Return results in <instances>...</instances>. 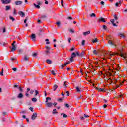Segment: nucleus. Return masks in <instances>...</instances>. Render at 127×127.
I'll list each match as a JSON object with an SVG mask.
<instances>
[{
  "instance_id": "32",
  "label": "nucleus",
  "mask_w": 127,
  "mask_h": 127,
  "mask_svg": "<svg viewBox=\"0 0 127 127\" xmlns=\"http://www.w3.org/2000/svg\"><path fill=\"white\" fill-rule=\"evenodd\" d=\"M31 100L32 101V102H37V99H36V98L35 97L32 98L31 99Z\"/></svg>"
},
{
  "instance_id": "20",
  "label": "nucleus",
  "mask_w": 127,
  "mask_h": 127,
  "mask_svg": "<svg viewBox=\"0 0 127 127\" xmlns=\"http://www.w3.org/2000/svg\"><path fill=\"white\" fill-rule=\"evenodd\" d=\"M57 88H58V85H57V84H54L53 86V91H56V89H57Z\"/></svg>"
},
{
  "instance_id": "17",
  "label": "nucleus",
  "mask_w": 127,
  "mask_h": 127,
  "mask_svg": "<svg viewBox=\"0 0 127 127\" xmlns=\"http://www.w3.org/2000/svg\"><path fill=\"white\" fill-rule=\"evenodd\" d=\"M111 23H112L113 26H118V25H117V24H116V23H115V19H113L111 20Z\"/></svg>"
},
{
  "instance_id": "47",
  "label": "nucleus",
  "mask_w": 127,
  "mask_h": 127,
  "mask_svg": "<svg viewBox=\"0 0 127 127\" xmlns=\"http://www.w3.org/2000/svg\"><path fill=\"white\" fill-rule=\"evenodd\" d=\"M85 44H86V41H85V40H83L82 42V45H85Z\"/></svg>"
},
{
  "instance_id": "5",
  "label": "nucleus",
  "mask_w": 127,
  "mask_h": 127,
  "mask_svg": "<svg viewBox=\"0 0 127 127\" xmlns=\"http://www.w3.org/2000/svg\"><path fill=\"white\" fill-rule=\"evenodd\" d=\"M30 37L31 39H32V41H35V40H36V39H35L36 38L35 34H32L30 36Z\"/></svg>"
},
{
  "instance_id": "4",
  "label": "nucleus",
  "mask_w": 127,
  "mask_h": 127,
  "mask_svg": "<svg viewBox=\"0 0 127 127\" xmlns=\"http://www.w3.org/2000/svg\"><path fill=\"white\" fill-rule=\"evenodd\" d=\"M108 83H110V84H111V83H113L114 84H116L117 82H118V80L116 79H114V80H113L112 79L109 78V79H108Z\"/></svg>"
},
{
  "instance_id": "33",
  "label": "nucleus",
  "mask_w": 127,
  "mask_h": 127,
  "mask_svg": "<svg viewBox=\"0 0 127 127\" xmlns=\"http://www.w3.org/2000/svg\"><path fill=\"white\" fill-rule=\"evenodd\" d=\"M9 18L11 20H12V22L14 21V20H15V19H14V18H13V17L10 16H9Z\"/></svg>"
},
{
  "instance_id": "38",
  "label": "nucleus",
  "mask_w": 127,
  "mask_h": 127,
  "mask_svg": "<svg viewBox=\"0 0 127 127\" xmlns=\"http://www.w3.org/2000/svg\"><path fill=\"white\" fill-rule=\"evenodd\" d=\"M90 17H96V14L93 13L90 15Z\"/></svg>"
},
{
  "instance_id": "40",
  "label": "nucleus",
  "mask_w": 127,
  "mask_h": 127,
  "mask_svg": "<svg viewBox=\"0 0 127 127\" xmlns=\"http://www.w3.org/2000/svg\"><path fill=\"white\" fill-rule=\"evenodd\" d=\"M58 112L56 111V109H54L53 110V112L52 114H57Z\"/></svg>"
},
{
  "instance_id": "42",
  "label": "nucleus",
  "mask_w": 127,
  "mask_h": 127,
  "mask_svg": "<svg viewBox=\"0 0 127 127\" xmlns=\"http://www.w3.org/2000/svg\"><path fill=\"white\" fill-rule=\"evenodd\" d=\"M32 56L33 57H36L37 56V53H34L33 54H32Z\"/></svg>"
},
{
  "instance_id": "54",
  "label": "nucleus",
  "mask_w": 127,
  "mask_h": 127,
  "mask_svg": "<svg viewBox=\"0 0 127 127\" xmlns=\"http://www.w3.org/2000/svg\"><path fill=\"white\" fill-rule=\"evenodd\" d=\"M13 14L16 15V10L15 9H14Z\"/></svg>"
},
{
  "instance_id": "53",
  "label": "nucleus",
  "mask_w": 127,
  "mask_h": 127,
  "mask_svg": "<svg viewBox=\"0 0 127 127\" xmlns=\"http://www.w3.org/2000/svg\"><path fill=\"white\" fill-rule=\"evenodd\" d=\"M67 117H68L67 114L64 113V115H63V118H67Z\"/></svg>"
},
{
  "instance_id": "2",
  "label": "nucleus",
  "mask_w": 127,
  "mask_h": 127,
  "mask_svg": "<svg viewBox=\"0 0 127 127\" xmlns=\"http://www.w3.org/2000/svg\"><path fill=\"white\" fill-rule=\"evenodd\" d=\"M16 43V42L14 41L13 42V43L11 44V45L12 46V48H11V51L12 52V51H15V50H16V46H15V44Z\"/></svg>"
},
{
  "instance_id": "35",
  "label": "nucleus",
  "mask_w": 127,
  "mask_h": 127,
  "mask_svg": "<svg viewBox=\"0 0 127 127\" xmlns=\"http://www.w3.org/2000/svg\"><path fill=\"white\" fill-rule=\"evenodd\" d=\"M58 102H59V103H61V102H63V98L58 99Z\"/></svg>"
},
{
  "instance_id": "22",
  "label": "nucleus",
  "mask_w": 127,
  "mask_h": 127,
  "mask_svg": "<svg viewBox=\"0 0 127 127\" xmlns=\"http://www.w3.org/2000/svg\"><path fill=\"white\" fill-rule=\"evenodd\" d=\"M118 99H123L124 98V94H121L118 96Z\"/></svg>"
},
{
  "instance_id": "37",
  "label": "nucleus",
  "mask_w": 127,
  "mask_h": 127,
  "mask_svg": "<svg viewBox=\"0 0 127 127\" xmlns=\"http://www.w3.org/2000/svg\"><path fill=\"white\" fill-rule=\"evenodd\" d=\"M56 24H57V26L58 27H60V22L58 21L56 23Z\"/></svg>"
},
{
  "instance_id": "52",
  "label": "nucleus",
  "mask_w": 127,
  "mask_h": 127,
  "mask_svg": "<svg viewBox=\"0 0 127 127\" xmlns=\"http://www.w3.org/2000/svg\"><path fill=\"white\" fill-rule=\"evenodd\" d=\"M76 56L80 57V52H76Z\"/></svg>"
},
{
  "instance_id": "9",
  "label": "nucleus",
  "mask_w": 127,
  "mask_h": 127,
  "mask_svg": "<svg viewBox=\"0 0 127 127\" xmlns=\"http://www.w3.org/2000/svg\"><path fill=\"white\" fill-rule=\"evenodd\" d=\"M18 14H19V15H20V16H21V17H24V16H25V13H24V12H23L21 11H18Z\"/></svg>"
},
{
  "instance_id": "59",
  "label": "nucleus",
  "mask_w": 127,
  "mask_h": 127,
  "mask_svg": "<svg viewBox=\"0 0 127 127\" xmlns=\"http://www.w3.org/2000/svg\"><path fill=\"white\" fill-rule=\"evenodd\" d=\"M18 89L20 92H23V90L20 87H19Z\"/></svg>"
},
{
  "instance_id": "21",
  "label": "nucleus",
  "mask_w": 127,
  "mask_h": 127,
  "mask_svg": "<svg viewBox=\"0 0 127 127\" xmlns=\"http://www.w3.org/2000/svg\"><path fill=\"white\" fill-rule=\"evenodd\" d=\"M118 36H121V37H123V38H125L126 37V36L125 35V34L123 33L118 34Z\"/></svg>"
},
{
  "instance_id": "23",
  "label": "nucleus",
  "mask_w": 127,
  "mask_h": 127,
  "mask_svg": "<svg viewBox=\"0 0 127 127\" xmlns=\"http://www.w3.org/2000/svg\"><path fill=\"white\" fill-rule=\"evenodd\" d=\"M85 55V52H82L81 53H80L79 56L80 57H84Z\"/></svg>"
},
{
  "instance_id": "58",
  "label": "nucleus",
  "mask_w": 127,
  "mask_h": 127,
  "mask_svg": "<svg viewBox=\"0 0 127 127\" xmlns=\"http://www.w3.org/2000/svg\"><path fill=\"white\" fill-rule=\"evenodd\" d=\"M23 51L21 49H19L18 52H19V53H21V52H22Z\"/></svg>"
},
{
  "instance_id": "12",
  "label": "nucleus",
  "mask_w": 127,
  "mask_h": 127,
  "mask_svg": "<svg viewBox=\"0 0 127 127\" xmlns=\"http://www.w3.org/2000/svg\"><path fill=\"white\" fill-rule=\"evenodd\" d=\"M96 89L99 90V92H106V89L96 87Z\"/></svg>"
},
{
  "instance_id": "57",
  "label": "nucleus",
  "mask_w": 127,
  "mask_h": 127,
  "mask_svg": "<svg viewBox=\"0 0 127 127\" xmlns=\"http://www.w3.org/2000/svg\"><path fill=\"white\" fill-rule=\"evenodd\" d=\"M29 109V110H30V111L31 112H33V108L30 107V108Z\"/></svg>"
},
{
  "instance_id": "29",
  "label": "nucleus",
  "mask_w": 127,
  "mask_h": 127,
  "mask_svg": "<svg viewBox=\"0 0 127 127\" xmlns=\"http://www.w3.org/2000/svg\"><path fill=\"white\" fill-rule=\"evenodd\" d=\"M24 60H25V61H28V57L27 56H25L24 57Z\"/></svg>"
},
{
  "instance_id": "63",
  "label": "nucleus",
  "mask_w": 127,
  "mask_h": 127,
  "mask_svg": "<svg viewBox=\"0 0 127 127\" xmlns=\"http://www.w3.org/2000/svg\"><path fill=\"white\" fill-rule=\"evenodd\" d=\"M70 32H71V33H75V31L72 29H70Z\"/></svg>"
},
{
  "instance_id": "1",
  "label": "nucleus",
  "mask_w": 127,
  "mask_h": 127,
  "mask_svg": "<svg viewBox=\"0 0 127 127\" xmlns=\"http://www.w3.org/2000/svg\"><path fill=\"white\" fill-rule=\"evenodd\" d=\"M119 53H118V55H120V56H121V57H124V59H125L126 60H127V55L126 57L124 56V53H123V50H119Z\"/></svg>"
},
{
  "instance_id": "18",
  "label": "nucleus",
  "mask_w": 127,
  "mask_h": 127,
  "mask_svg": "<svg viewBox=\"0 0 127 127\" xmlns=\"http://www.w3.org/2000/svg\"><path fill=\"white\" fill-rule=\"evenodd\" d=\"M17 98L18 99H21L23 98V94L22 93H19L17 96Z\"/></svg>"
},
{
  "instance_id": "44",
  "label": "nucleus",
  "mask_w": 127,
  "mask_h": 127,
  "mask_svg": "<svg viewBox=\"0 0 127 127\" xmlns=\"http://www.w3.org/2000/svg\"><path fill=\"white\" fill-rule=\"evenodd\" d=\"M33 93H34V90H30V95H33Z\"/></svg>"
},
{
  "instance_id": "15",
  "label": "nucleus",
  "mask_w": 127,
  "mask_h": 127,
  "mask_svg": "<svg viewBox=\"0 0 127 127\" xmlns=\"http://www.w3.org/2000/svg\"><path fill=\"white\" fill-rule=\"evenodd\" d=\"M91 33V31H88L87 32H83V34L84 36H86V35H88V34H90Z\"/></svg>"
},
{
  "instance_id": "45",
  "label": "nucleus",
  "mask_w": 127,
  "mask_h": 127,
  "mask_svg": "<svg viewBox=\"0 0 127 127\" xmlns=\"http://www.w3.org/2000/svg\"><path fill=\"white\" fill-rule=\"evenodd\" d=\"M114 17L115 20H118L119 19L118 18V17L117 16V15H116V14H115V15H114Z\"/></svg>"
},
{
  "instance_id": "14",
  "label": "nucleus",
  "mask_w": 127,
  "mask_h": 127,
  "mask_svg": "<svg viewBox=\"0 0 127 127\" xmlns=\"http://www.w3.org/2000/svg\"><path fill=\"white\" fill-rule=\"evenodd\" d=\"M108 43L111 45H113L114 46H115V47H117V45H115V44H114V43L113 42V41H112V40H109L108 41Z\"/></svg>"
},
{
  "instance_id": "25",
  "label": "nucleus",
  "mask_w": 127,
  "mask_h": 127,
  "mask_svg": "<svg viewBox=\"0 0 127 127\" xmlns=\"http://www.w3.org/2000/svg\"><path fill=\"white\" fill-rule=\"evenodd\" d=\"M51 101V98L50 97H48L46 98V103H48V101Z\"/></svg>"
},
{
  "instance_id": "39",
  "label": "nucleus",
  "mask_w": 127,
  "mask_h": 127,
  "mask_svg": "<svg viewBox=\"0 0 127 127\" xmlns=\"http://www.w3.org/2000/svg\"><path fill=\"white\" fill-rule=\"evenodd\" d=\"M98 41V39L96 38L95 39H93L92 40V42L93 43H96V42H97Z\"/></svg>"
},
{
  "instance_id": "46",
  "label": "nucleus",
  "mask_w": 127,
  "mask_h": 127,
  "mask_svg": "<svg viewBox=\"0 0 127 127\" xmlns=\"http://www.w3.org/2000/svg\"><path fill=\"white\" fill-rule=\"evenodd\" d=\"M1 76H3V68L2 69L1 72L0 73Z\"/></svg>"
},
{
  "instance_id": "3",
  "label": "nucleus",
  "mask_w": 127,
  "mask_h": 127,
  "mask_svg": "<svg viewBox=\"0 0 127 127\" xmlns=\"http://www.w3.org/2000/svg\"><path fill=\"white\" fill-rule=\"evenodd\" d=\"M41 4H42V3L39 1H37V5H36L35 3H34V6H35V7H36V8H38V9H39V8H40V6H39V5H41Z\"/></svg>"
},
{
  "instance_id": "62",
  "label": "nucleus",
  "mask_w": 127,
  "mask_h": 127,
  "mask_svg": "<svg viewBox=\"0 0 127 127\" xmlns=\"http://www.w3.org/2000/svg\"><path fill=\"white\" fill-rule=\"evenodd\" d=\"M46 49H47L48 50H50V47L46 46Z\"/></svg>"
},
{
  "instance_id": "50",
  "label": "nucleus",
  "mask_w": 127,
  "mask_h": 127,
  "mask_svg": "<svg viewBox=\"0 0 127 127\" xmlns=\"http://www.w3.org/2000/svg\"><path fill=\"white\" fill-rule=\"evenodd\" d=\"M25 96L26 97H29V94H28V91H26L25 93Z\"/></svg>"
},
{
  "instance_id": "31",
  "label": "nucleus",
  "mask_w": 127,
  "mask_h": 127,
  "mask_svg": "<svg viewBox=\"0 0 127 127\" xmlns=\"http://www.w3.org/2000/svg\"><path fill=\"white\" fill-rule=\"evenodd\" d=\"M5 10L7 11V10H10V6H6Z\"/></svg>"
},
{
  "instance_id": "56",
  "label": "nucleus",
  "mask_w": 127,
  "mask_h": 127,
  "mask_svg": "<svg viewBox=\"0 0 127 127\" xmlns=\"http://www.w3.org/2000/svg\"><path fill=\"white\" fill-rule=\"evenodd\" d=\"M12 70L14 72H16V71H17V69L16 68H12Z\"/></svg>"
},
{
  "instance_id": "10",
  "label": "nucleus",
  "mask_w": 127,
  "mask_h": 127,
  "mask_svg": "<svg viewBox=\"0 0 127 127\" xmlns=\"http://www.w3.org/2000/svg\"><path fill=\"white\" fill-rule=\"evenodd\" d=\"M37 118V114L36 113H34L31 117L32 120H35Z\"/></svg>"
},
{
  "instance_id": "8",
  "label": "nucleus",
  "mask_w": 127,
  "mask_h": 127,
  "mask_svg": "<svg viewBox=\"0 0 127 127\" xmlns=\"http://www.w3.org/2000/svg\"><path fill=\"white\" fill-rule=\"evenodd\" d=\"M98 22L100 23V22H106V20H105L104 18L101 17L100 18L98 19Z\"/></svg>"
},
{
  "instance_id": "24",
  "label": "nucleus",
  "mask_w": 127,
  "mask_h": 127,
  "mask_svg": "<svg viewBox=\"0 0 127 127\" xmlns=\"http://www.w3.org/2000/svg\"><path fill=\"white\" fill-rule=\"evenodd\" d=\"M46 62L48 64H51V63H52V61H51V60H49V59H47L46 60Z\"/></svg>"
},
{
  "instance_id": "7",
  "label": "nucleus",
  "mask_w": 127,
  "mask_h": 127,
  "mask_svg": "<svg viewBox=\"0 0 127 127\" xmlns=\"http://www.w3.org/2000/svg\"><path fill=\"white\" fill-rule=\"evenodd\" d=\"M69 64H70V62H66L64 64H62L61 65V69H63L64 67L67 66V65H69Z\"/></svg>"
},
{
  "instance_id": "34",
  "label": "nucleus",
  "mask_w": 127,
  "mask_h": 127,
  "mask_svg": "<svg viewBox=\"0 0 127 127\" xmlns=\"http://www.w3.org/2000/svg\"><path fill=\"white\" fill-rule=\"evenodd\" d=\"M47 16L46 15H43L41 16V18L44 19V18H46Z\"/></svg>"
},
{
  "instance_id": "36",
  "label": "nucleus",
  "mask_w": 127,
  "mask_h": 127,
  "mask_svg": "<svg viewBox=\"0 0 127 127\" xmlns=\"http://www.w3.org/2000/svg\"><path fill=\"white\" fill-rule=\"evenodd\" d=\"M64 86L65 87V89H66V88H67L68 86H67V82H66V81H65V82H64Z\"/></svg>"
},
{
  "instance_id": "11",
  "label": "nucleus",
  "mask_w": 127,
  "mask_h": 127,
  "mask_svg": "<svg viewBox=\"0 0 127 127\" xmlns=\"http://www.w3.org/2000/svg\"><path fill=\"white\" fill-rule=\"evenodd\" d=\"M46 106L48 107V108H51L52 106L53 105V103L51 102H46Z\"/></svg>"
},
{
  "instance_id": "41",
  "label": "nucleus",
  "mask_w": 127,
  "mask_h": 127,
  "mask_svg": "<svg viewBox=\"0 0 127 127\" xmlns=\"http://www.w3.org/2000/svg\"><path fill=\"white\" fill-rule=\"evenodd\" d=\"M51 74H52V75H53L54 76H55V75H56V73H55L54 70H52L51 71Z\"/></svg>"
},
{
  "instance_id": "61",
  "label": "nucleus",
  "mask_w": 127,
  "mask_h": 127,
  "mask_svg": "<svg viewBox=\"0 0 127 127\" xmlns=\"http://www.w3.org/2000/svg\"><path fill=\"white\" fill-rule=\"evenodd\" d=\"M85 118H89V115H87V114H84V115Z\"/></svg>"
},
{
  "instance_id": "30",
  "label": "nucleus",
  "mask_w": 127,
  "mask_h": 127,
  "mask_svg": "<svg viewBox=\"0 0 127 127\" xmlns=\"http://www.w3.org/2000/svg\"><path fill=\"white\" fill-rule=\"evenodd\" d=\"M71 57L75 58V57H76V53L75 52L72 53L71 54Z\"/></svg>"
},
{
  "instance_id": "26",
  "label": "nucleus",
  "mask_w": 127,
  "mask_h": 127,
  "mask_svg": "<svg viewBox=\"0 0 127 127\" xmlns=\"http://www.w3.org/2000/svg\"><path fill=\"white\" fill-rule=\"evenodd\" d=\"M93 52L94 55H98L99 54V53H98V51L96 50H94Z\"/></svg>"
},
{
  "instance_id": "49",
  "label": "nucleus",
  "mask_w": 127,
  "mask_h": 127,
  "mask_svg": "<svg viewBox=\"0 0 127 127\" xmlns=\"http://www.w3.org/2000/svg\"><path fill=\"white\" fill-rule=\"evenodd\" d=\"M74 58H73L72 57H71L70 58V59H69V60H70V62H73V61H74Z\"/></svg>"
},
{
  "instance_id": "28",
  "label": "nucleus",
  "mask_w": 127,
  "mask_h": 127,
  "mask_svg": "<svg viewBox=\"0 0 127 127\" xmlns=\"http://www.w3.org/2000/svg\"><path fill=\"white\" fill-rule=\"evenodd\" d=\"M45 53H46V55H49V54L50 53V51L49 50H46L45 51Z\"/></svg>"
},
{
  "instance_id": "19",
  "label": "nucleus",
  "mask_w": 127,
  "mask_h": 127,
  "mask_svg": "<svg viewBox=\"0 0 127 127\" xmlns=\"http://www.w3.org/2000/svg\"><path fill=\"white\" fill-rule=\"evenodd\" d=\"M75 88L77 93H80L81 92V88H79V86H76Z\"/></svg>"
},
{
  "instance_id": "60",
  "label": "nucleus",
  "mask_w": 127,
  "mask_h": 127,
  "mask_svg": "<svg viewBox=\"0 0 127 127\" xmlns=\"http://www.w3.org/2000/svg\"><path fill=\"white\" fill-rule=\"evenodd\" d=\"M78 99L79 100H81V99H83V95H80Z\"/></svg>"
},
{
  "instance_id": "43",
  "label": "nucleus",
  "mask_w": 127,
  "mask_h": 127,
  "mask_svg": "<svg viewBox=\"0 0 127 127\" xmlns=\"http://www.w3.org/2000/svg\"><path fill=\"white\" fill-rule=\"evenodd\" d=\"M103 29H105V30H107V29H108V27H107V26L104 25L103 26Z\"/></svg>"
},
{
  "instance_id": "6",
  "label": "nucleus",
  "mask_w": 127,
  "mask_h": 127,
  "mask_svg": "<svg viewBox=\"0 0 127 127\" xmlns=\"http://www.w3.org/2000/svg\"><path fill=\"white\" fill-rule=\"evenodd\" d=\"M1 2L3 4H8L10 3V0H1Z\"/></svg>"
},
{
  "instance_id": "51",
  "label": "nucleus",
  "mask_w": 127,
  "mask_h": 127,
  "mask_svg": "<svg viewBox=\"0 0 127 127\" xmlns=\"http://www.w3.org/2000/svg\"><path fill=\"white\" fill-rule=\"evenodd\" d=\"M125 82H126V80H124V81H123L122 82H119V83L120 84V85H121V86L123 85V84H124V83H125Z\"/></svg>"
},
{
  "instance_id": "16",
  "label": "nucleus",
  "mask_w": 127,
  "mask_h": 127,
  "mask_svg": "<svg viewBox=\"0 0 127 127\" xmlns=\"http://www.w3.org/2000/svg\"><path fill=\"white\" fill-rule=\"evenodd\" d=\"M104 53H105V54H106V55H109L110 56H113V55H115V54H111V53H110V52H108V51H105V52H104Z\"/></svg>"
},
{
  "instance_id": "27",
  "label": "nucleus",
  "mask_w": 127,
  "mask_h": 127,
  "mask_svg": "<svg viewBox=\"0 0 127 127\" xmlns=\"http://www.w3.org/2000/svg\"><path fill=\"white\" fill-rule=\"evenodd\" d=\"M35 97H36V96H37V95H39V92H38V91H37V90H35Z\"/></svg>"
},
{
  "instance_id": "48",
  "label": "nucleus",
  "mask_w": 127,
  "mask_h": 127,
  "mask_svg": "<svg viewBox=\"0 0 127 127\" xmlns=\"http://www.w3.org/2000/svg\"><path fill=\"white\" fill-rule=\"evenodd\" d=\"M64 106L66 107V108H70V105L67 104V103H65L64 104Z\"/></svg>"
},
{
  "instance_id": "64",
  "label": "nucleus",
  "mask_w": 127,
  "mask_h": 127,
  "mask_svg": "<svg viewBox=\"0 0 127 127\" xmlns=\"http://www.w3.org/2000/svg\"><path fill=\"white\" fill-rule=\"evenodd\" d=\"M14 88H19V87H18V85H14Z\"/></svg>"
},
{
  "instance_id": "55",
  "label": "nucleus",
  "mask_w": 127,
  "mask_h": 127,
  "mask_svg": "<svg viewBox=\"0 0 127 127\" xmlns=\"http://www.w3.org/2000/svg\"><path fill=\"white\" fill-rule=\"evenodd\" d=\"M100 4H101V5H105V2L104 1H101L100 2Z\"/></svg>"
},
{
  "instance_id": "13",
  "label": "nucleus",
  "mask_w": 127,
  "mask_h": 127,
  "mask_svg": "<svg viewBox=\"0 0 127 127\" xmlns=\"http://www.w3.org/2000/svg\"><path fill=\"white\" fill-rule=\"evenodd\" d=\"M16 5H21L22 4V1H16L15 2Z\"/></svg>"
}]
</instances>
